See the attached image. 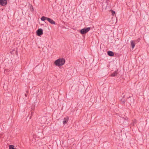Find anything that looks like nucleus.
Returning a JSON list of instances; mask_svg holds the SVG:
<instances>
[{
  "instance_id": "nucleus-21",
  "label": "nucleus",
  "mask_w": 149,
  "mask_h": 149,
  "mask_svg": "<svg viewBox=\"0 0 149 149\" xmlns=\"http://www.w3.org/2000/svg\"><path fill=\"white\" fill-rule=\"evenodd\" d=\"M26 93H28V91H26Z\"/></svg>"
},
{
  "instance_id": "nucleus-15",
  "label": "nucleus",
  "mask_w": 149,
  "mask_h": 149,
  "mask_svg": "<svg viewBox=\"0 0 149 149\" xmlns=\"http://www.w3.org/2000/svg\"><path fill=\"white\" fill-rule=\"evenodd\" d=\"M136 120H134L132 123V125H134V124H136Z\"/></svg>"
},
{
  "instance_id": "nucleus-10",
  "label": "nucleus",
  "mask_w": 149,
  "mask_h": 149,
  "mask_svg": "<svg viewBox=\"0 0 149 149\" xmlns=\"http://www.w3.org/2000/svg\"><path fill=\"white\" fill-rule=\"evenodd\" d=\"M118 70L115 71L113 73L111 74V76L114 77L117 74H118Z\"/></svg>"
},
{
  "instance_id": "nucleus-20",
  "label": "nucleus",
  "mask_w": 149,
  "mask_h": 149,
  "mask_svg": "<svg viewBox=\"0 0 149 149\" xmlns=\"http://www.w3.org/2000/svg\"><path fill=\"white\" fill-rule=\"evenodd\" d=\"M32 114H33L32 112H31V115H32Z\"/></svg>"
},
{
  "instance_id": "nucleus-5",
  "label": "nucleus",
  "mask_w": 149,
  "mask_h": 149,
  "mask_svg": "<svg viewBox=\"0 0 149 149\" xmlns=\"http://www.w3.org/2000/svg\"><path fill=\"white\" fill-rule=\"evenodd\" d=\"M43 33V30L42 29H38V36H40Z\"/></svg>"
},
{
  "instance_id": "nucleus-22",
  "label": "nucleus",
  "mask_w": 149,
  "mask_h": 149,
  "mask_svg": "<svg viewBox=\"0 0 149 149\" xmlns=\"http://www.w3.org/2000/svg\"><path fill=\"white\" fill-rule=\"evenodd\" d=\"M42 123H44V121H42Z\"/></svg>"
},
{
  "instance_id": "nucleus-2",
  "label": "nucleus",
  "mask_w": 149,
  "mask_h": 149,
  "mask_svg": "<svg viewBox=\"0 0 149 149\" xmlns=\"http://www.w3.org/2000/svg\"><path fill=\"white\" fill-rule=\"evenodd\" d=\"M90 27H85L80 31V33L82 34H84L88 32L90 30Z\"/></svg>"
},
{
  "instance_id": "nucleus-3",
  "label": "nucleus",
  "mask_w": 149,
  "mask_h": 149,
  "mask_svg": "<svg viewBox=\"0 0 149 149\" xmlns=\"http://www.w3.org/2000/svg\"><path fill=\"white\" fill-rule=\"evenodd\" d=\"M127 97L128 99V102L130 104L133 103L134 102V99L132 96L130 95L129 96H127Z\"/></svg>"
},
{
  "instance_id": "nucleus-12",
  "label": "nucleus",
  "mask_w": 149,
  "mask_h": 149,
  "mask_svg": "<svg viewBox=\"0 0 149 149\" xmlns=\"http://www.w3.org/2000/svg\"><path fill=\"white\" fill-rule=\"evenodd\" d=\"M125 95H124L123 96V97H122V98L120 99V100L123 103H124L125 101V99L124 98V97H125Z\"/></svg>"
},
{
  "instance_id": "nucleus-16",
  "label": "nucleus",
  "mask_w": 149,
  "mask_h": 149,
  "mask_svg": "<svg viewBox=\"0 0 149 149\" xmlns=\"http://www.w3.org/2000/svg\"><path fill=\"white\" fill-rule=\"evenodd\" d=\"M111 11L112 14L114 15V14L115 13V12L112 10H111Z\"/></svg>"
},
{
  "instance_id": "nucleus-7",
  "label": "nucleus",
  "mask_w": 149,
  "mask_h": 149,
  "mask_svg": "<svg viewBox=\"0 0 149 149\" xmlns=\"http://www.w3.org/2000/svg\"><path fill=\"white\" fill-rule=\"evenodd\" d=\"M130 42L132 48V49H133L135 45V41H134L131 40L130 41Z\"/></svg>"
},
{
  "instance_id": "nucleus-13",
  "label": "nucleus",
  "mask_w": 149,
  "mask_h": 149,
  "mask_svg": "<svg viewBox=\"0 0 149 149\" xmlns=\"http://www.w3.org/2000/svg\"><path fill=\"white\" fill-rule=\"evenodd\" d=\"M9 149H16L14 148V146L13 145H10L9 146Z\"/></svg>"
},
{
  "instance_id": "nucleus-4",
  "label": "nucleus",
  "mask_w": 149,
  "mask_h": 149,
  "mask_svg": "<svg viewBox=\"0 0 149 149\" xmlns=\"http://www.w3.org/2000/svg\"><path fill=\"white\" fill-rule=\"evenodd\" d=\"M7 3V0H0V5L4 6Z\"/></svg>"
},
{
  "instance_id": "nucleus-9",
  "label": "nucleus",
  "mask_w": 149,
  "mask_h": 149,
  "mask_svg": "<svg viewBox=\"0 0 149 149\" xmlns=\"http://www.w3.org/2000/svg\"><path fill=\"white\" fill-rule=\"evenodd\" d=\"M107 54L109 56H113L114 55V53L113 52L111 51H108L107 52Z\"/></svg>"
},
{
  "instance_id": "nucleus-17",
  "label": "nucleus",
  "mask_w": 149,
  "mask_h": 149,
  "mask_svg": "<svg viewBox=\"0 0 149 149\" xmlns=\"http://www.w3.org/2000/svg\"><path fill=\"white\" fill-rule=\"evenodd\" d=\"M106 2L107 3L108 2L109 0H106Z\"/></svg>"
},
{
  "instance_id": "nucleus-14",
  "label": "nucleus",
  "mask_w": 149,
  "mask_h": 149,
  "mask_svg": "<svg viewBox=\"0 0 149 149\" xmlns=\"http://www.w3.org/2000/svg\"><path fill=\"white\" fill-rule=\"evenodd\" d=\"M29 7L30 8V10L31 11H33L34 10V9H33V8L32 6V5H30Z\"/></svg>"
},
{
  "instance_id": "nucleus-1",
  "label": "nucleus",
  "mask_w": 149,
  "mask_h": 149,
  "mask_svg": "<svg viewBox=\"0 0 149 149\" xmlns=\"http://www.w3.org/2000/svg\"><path fill=\"white\" fill-rule=\"evenodd\" d=\"M65 62V60L64 58H59L55 61L54 63L57 66H61L64 64Z\"/></svg>"
},
{
  "instance_id": "nucleus-19",
  "label": "nucleus",
  "mask_w": 149,
  "mask_h": 149,
  "mask_svg": "<svg viewBox=\"0 0 149 149\" xmlns=\"http://www.w3.org/2000/svg\"><path fill=\"white\" fill-rule=\"evenodd\" d=\"M36 35H37V30L36 31Z\"/></svg>"
},
{
  "instance_id": "nucleus-6",
  "label": "nucleus",
  "mask_w": 149,
  "mask_h": 149,
  "mask_svg": "<svg viewBox=\"0 0 149 149\" xmlns=\"http://www.w3.org/2000/svg\"><path fill=\"white\" fill-rule=\"evenodd\" d=\"M47 20L52 24H56L55 22L50 18L48 17Z\"/></svg>"
},
{
  "instance_id": "nucleus-11",
  "label": "nucleus",
  "mask_w": 149,
  "mask_h": 149,
  "mask_svg": "<svg viewBox=\"0 0 149 149\" xmlns=\"http://www.w3.org/2000/svg\"><path fill=\"white\" fill-rule=\"evenodd\" d=\"M48 17H46L45 16H42L41 18V19L42 21H44L45 20H47V19Z\"/></svg>"
},
{
  "instance_id": "nucleus-18",
  "label": "nucleus",
  "mask_w": 149,
  "mask_h": 149,
  "mask_svg": "<svg viewBox=\"0 0 149 149\" xmlns=\"http://www.w3.org/2000/svg\"><path fill=\"white\" fill-rule=\"evenodd\" d=\"M25 96H26V97H27V94H25Z\"/></svg>"
},
{
  "instance_id": "nucleus-8",
  "label": "nucleus",
  "mask_w": 149,
  "mask_h": 149,
  "mask_svg": "<svg viewBox=\"0 0 149 149\" xmlns=\"http://www.w3.org/2000/svg\"><path fill=\"white\" fill-rule=\"evenodd\" d=\"M69 120V118L67 117L66 118H65L63 120V122L64 124H65L67 123Z\"/></svg>"
}]
</instances>
